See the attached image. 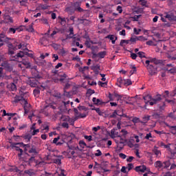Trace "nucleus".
<instances>
[{
  "label": "nucleus",
  "instance_id": "nucleus-1",
  "mask_svg": "<svg viewBox=\"0 0 176 176\" xmlns=\"http://www.w3.org/2000/svg\"><path fill=\"white\" fill-rule=\"evenodd\" d=\"M145 104H148L149 102V104L151 106L155 105V104H157L159 101H162V96L161 95H157L155 98H152V96L151 95H146L143 97Z\"/></svg>",
  "mask_w": 176,
  "mask_h": 176
},
{
  "label": "nucleus",
  "instance_id": "nucleus-2",
  "mask_svg": "<svg viewBox=\"0 0 176 176\" xmlns=\"http://www.w3.org/2000/svg\"><path fill=\"white\" fill-rule=\"evenodd\" d=\"M21 102V104H23V105H28V102L27 100L24 98V97L21 96L16 95L14 97V100L12 101V104H17Z\"/></svg>",
  "mask_w": 176,
  "mask_h": 176
},
{
  "label": "nucleus",
  "instance_id": "nucleus-3",
  "mask_svg": "<svg viewBox=\"0 0 176 176\" xmlns=\"http://www.w3.org/2000/svg\"><path fill=\"white\" fill-rule=\"evenodd\" d=\"M25 56H28V57H33L32 54L28 53V51H20L19 53L16 54V56H14L12 58V61H17L19 58H23Z\"/></svg>",
  "mask_w": 176,
  "mask_h": 176
},
{
  "label": "nucleus",
  "instance_id": "nucleus-4",
  "mask_svg": "<svg viewBox=\"0 0 176 176\" xmlns=\"http://www.w3.org/2000/svg\"><path fill=\"white\" fill-rule=\"evenodd\" d=\"M73 8L76 12H78L79 13H82V12H87V13H89L88 10H83L80 8V1H76L73 5Z\"/></svg>",
  "mask_w": 176,
  "mask_h": 176
},
{
  "label": "nucleus",
  "instance_id": "nucleus-5",
  "mask_svg": "<svg viewBox=\"0 0 176 176\" xmlns=\"http://www.w3.org/2000/svg\"><path fill=\"white\" fill-rule=\"evenodd\" d=\"M1 67L7 71L8 72H13V65L8 63V62H4L1 64Z\"/></svg>",
  "mask_w": 176,
  "mask_h": 176
},
{
  "label": "nucleus",
  "instance_id": "nucleus-6",
  "mask_svg": "<svg viewBox=\"0 0 176 176\" xmlns=\"http://www.w3.org/2000/svg\"><path fill=\"white\" fill-rule=\"evenodd\" d=\"M17 43L13 44L8 45V53L9 54H14V50H17Z\"/></svg>",
  "mask_w": 176,
  "mask_h": 176
},
{
  "label": "nucleus",
  "instance_id": "nucleus-7",
  "mask_svg": "<svg viewBox=\"0 0 176 176\" xmlns=\"http://www.w3.org/2000/svg\"><path fill=\"white\" fill-rule=\"evenodd\" d=\"M147 71H148L150 75L153 76L155 74H157V67L155 66H153V65L146 66Z\"/></svg>",
  "mask_w": 176,
  "mask_h": 176
},
{
  "label": "nucleus",
  "instance_id": "nucleus-8",
  "mask_svg": "<svg viewBox=\"0 0 176 176\" xmlns=\"http://www.w3.org/2000/svg\"><path fill=\"white\" fill-rule=\"evenodd\" d=\"M135 170L137 173H145V171H146V166L142 165L136 166Z\"/></svg>",
  "mask_w": 176,
  "mask_h": 176
},
{
  "label": "nucleus",
  "instance_id": "nucleus-9",
  "mask_svg": "<svg viewBox=\"0 0 176 176\" xmlns=\"http://www.w3.org/2000/svg\"><path fill=\"white\" fill-rule=\"evenodd\" d=\"M164 17L166 19H168V20H169V21H173L174 20H175V15H174V14L173 12H168L165 14Z\"/></svg>",
  "mask_w": 176,
  "mask_h": 176
},
{
  "label": "nucleus",
  "instance_id": "nucleus-10",
  "mask_svg": "<svg viewBox=\"0 0 176 176\" xmlns=\"http://www.w3.org/2000/svg\"><path fill=\"white\" fill-rule=\"evenodd\" d=\"M69 34H67L66 39H71V38H73V39H76L75 38V34H74V28H69Z\"/></svg>",
  "mask_w": 176,
  "mask_h": 176
},
{
  "label": "nucleus",
  "instance_id": "nucleus-11",
  "mask_svg": "<svg viewBox=\"0 0 176 176\" xmlns=\"http://www.w3.org/2000/svg\"><path fill=\"white\" fill-rule=\"evenodd\" d=\"M7 87L10 91H16L17 90V87L13 82L8 84Z\"/></svg>",
  "mask_w": 176,
  "mask_h": 176
},
{
  "label": "nucleus",
  "instance_id": "nucleus-12",
  "mask_svg": "<svg viewBox=\"0 0 176 176\" xmlns=\"http://www.w3.org/2000/svg\"><path fill=\"white\" fill-rule=\"evenodd\" d=\"M154 166L155 168H157L158 170H163V162H162L161 161L155 162Z\"/></svg>",
  "mask_w": 176,
  "mask_h": 176
},
{
  "label": "nucleus",
  "instance_id": "nucleus-13",
  "mask_svg": "<svg viewBox=\"0 0 176 176\" xmlns=\"http://www.w3.org/2000/svg\"><path fill=\"white\" fill-rule=\"evenodd\" d=\"M151 63H153L155 65H160L163 64V60L153 58L151 59Z\"/></svg>",
  "mask_w": 176,
  "mask_h": 176
},
{
  "label": "nucleus",
  "instance_id": "nucleus-14",
  "mask_svg": "<svg viewBox=\"0 0 176 176\" xmlns=\"http://www.w3.org/2000/svg\"><path fill=\"white\" fill-rule=\"evenodd\" d=\"M50 8V6H48L47 4H40L38 8H36V10H39V9H41L42 10H46Z\"/></svg>",
  "mask_w": 176,
  "mask_h": 176
},
{
  "label": "nucleus",
  "instance_id": "nucleus-15",
  "mask_svg": "<svg viewBox=\"0 0 176 176\" xmlns=\"http://www.w3.org/2000/svg\"><path fill=\"white\" fill-rule=\"evenodd\" d=\"M65 12H67V13H68L69 14H74L76 11L73 8V6H70L65 8Z\"/></svg>",
  "mask_w": 176,
  "mask_h": 176
},
{
  "label": "nucleus",
  "instance_id": "nucleus-16",
  "mask_svg": "<svg viewBox=\"0 0 176 176\" xmlns=\"http://www.w3.org/2000/svg\"><path fill=\"white\" fill-rule=\"evenodd\" d=\"M28 84L30 86H31V87H36V80L35 78H32L28 81Z\"/></svg>",
  "mask_w": 176,
  "mask_h": 176
},
{
  "label": "nucleus",
  "instance_id": "nucleus-17",
  "mask_svg": "<svg viewBox=\"0 0 176 176\" xmlns=\"http://www.w3.org/2000/svg\"><path fill=\"white\" fill-rule=\"evenodd\" d=\"M142 120L143 121L141 122L142 124H145V123H148V122L151 120V116H144V117H142Z\"/></svg>",
  "mask_w": 176,
  "mask_h": 176
},
{
  "label": "nucleus",
  "instance_id": "nucleus-18",
  "mask_svg": "<svg viewBox=\"0 0 176 176\" xmlns=\"http://www.w3.org/2000/svg\"><path fill=\"white\" fill-rule=\"evenodd\" d=\"M9 38L6 37V36L3 33L0 34V42H8L9 41Z\"/></svg>",
  "mask_w": 176,
  "mask_h": 176
},
{
  "label": "nucleus",
  "instance_id": "nucleus-19",
  "mask_svg": "<svg viewBox=\"0 0 176 176\" xmlns=\"http://www.w3.org/2000/svg\"><path fill=\"white\" fill-rule=\"evenodd\" d=\"M29 153H32V156H36L38 155V151H36V148L32 146V148H30L28 151Z\"/></svg>",
  "mask_w": 176,
  "mask_h": 176
},
{
  "label": "nucleus",
  "instance_id": "nucleus-20",
  "mask_svg": "<svg viewBox=\"0 0 176 176\" xmlns=\"http://www.w3.org/2000/svg\"><path fill=\"white\" fill-rule=\"evenodd\" d=\"M21 63L23 64V65H25V68L27 69L31 68V63H30V60H22Z\"/></svg>",
  "mask_w": 176,
  "mask_h": 176
},
{
  "label": "nucleus",
  "instance_id": "nucleus-21",
  "mask_svg": "<svg viewBox=\"0 0 176 176\" xmlns=\"http://www.w3.org/2000/svg\"><path fill=\"white\" fill-rule=\"evenodd\" d=\"M140 38H144L142 36H135V37H131L129 42H131V43H135L137 41H141Z\"/></svg>",
  "mask_w": 176,
  "mask_h": 176
},
{
  "label": "nucleus",
  "instance_id": "nucleus-22",
  "mask_svg": "<svg viewBox=\"0 0 176 176\" xmlns=\"http://www.w3.org/2000/svg\"><path fill=\"white\" fill-rule=\"evenodd\" d=\"M92 101L95 105H102V100L97 99L96 98H93Z\"/></svg>",
  "mask_w": 176,
  "mask_h": 176
},
{
  "label": "nucleus",
  "instance_id": "nucleus-23",
  "mask_svg": "<svg viewBox=\"0 0 176 176\" xmlns=\"http://www.w3.org/2000/svg\"><path fill=\"white\" fill-rule=\"evenodd\" d=\"M117 85L118 87H122V85H124V80L122 77L118 78L117 79Z\"/></svg>",
  "mask_w": 176,
  "mask_h": 176
},
{
  "label": "nucleus",
  "instance_id": "nucleus-24",
  "mask_svg": "<svg viewBox=\"0 0 176 176\" xmlns=\"http://www.w3.org/2000/svg\"><path fill=\"white\" fill-rule=\"evenodd\" d=\"M162 164H163V168H168V167L171 166V162H170V160H166L162 162Z\"/></svg>",
  "mask_w": 176,
  "mask_h": 176
},
{
  "label": "nucleus",
  "instance_id": "nucleus-25",
  "mask_svg": "<svg viewBox=\"0 0 176 176\" xmlns=\"http://www.w3.org/2000/svg\"><path fill=\"white\" fill-rule=\"evenodd\" d=\"M33 94L34 97H39V94H41V88H35L33 91Z\"/></svg>",
  "mask_w": 176,
  "mask_h": 176
},
{
  "label": "nucleus",
  "instance_id": "nucleus-26",
  "mask_svg": "<svg viewBox=\"0 0 176 176\" xmlns=\"http://www.w3.org/2000/svg\"><path fill=\"white\" fill-rule=\"evenodd\" d=\"M166 126L170 130V133H172V134L176 133V126H170L169 124H167Z\"/></svg>",
  "mask_w": 176,
  "mask_h": 176
},
{
  "label": "nucleus",
  "instance_id": "nucleus-27",
  "mask_svg": "<svg viewBox=\"0 0 176 176\" xmlns=\"http://www.w3.org/2000/svg\"><path fill=\"white\" fill-rule=\"evenodd\" d=\"M97 56L99 58H104L107 56V52L103 51V52H98L97 54Z\"/></svg>",
  "mask_w": 176,
  "mask_h": 176
},
{
  "label": "nucleus",
  "instance_id": "nucleus-28",
  "mask_svg": "<svg viewBox=\"0 0 176 176\" xmlns=\"http://www.w3.org/2000/svg\"><path fill=\"white\" fill-rule=\"evenodd\" d=\"M21 137L25 140H28V142H30L31 138H32V135L28 133L27 135H23Z\"/></svg>",
  "mask_w": 176,
  "mask_h": 176
},
{
  "label": "nucleus",
  "instance_id": "nucleus-29",
  "mask_svg": "<svg viewBox=\"0 0 176 176\" xmlns=\"http://www.w3.org/2000/svg\"><path fill=\"white\" fill-rule=\"evenodd\" d=\"M23 51H26V52H31L30 50H28V48H27V45H22L21 43L18 45V49H21Z\"/></svg>",
  "mask_w": 176,
  "mask_h": 176
},
{
  "label": "nucleus",
  "instance_id": "nucleus-30",
  "mask_svg": "<svg viewBox=\"0 0 176 176\" xmlns=\"http://www.w3.org/2000/svg\"><path fill=\"white\" fill-rule=\"evenodd\" d=\"M26 31H28V32H34V23H32L28 26V28H26Z\"/></svg>",
  "mask_w": 176,
  "mask_h": 176
},
{
  "label": "nucleus",
  "instance_id": "nucleus-31",
  "mask_svg": "<svg viewBox=\"0 0 176 176\" xmlns=\"http://www.w3.org/2000/svg\"><path fill=\"white\" fill-rule=\"evenodd\" d=\"M133 85L131 80L130 79H124V86H130Z\"/></svg>",
  "mask_w": 176,
  "mask_h": 176
},
{
  "label": "nucleus",
  "instance_id": "nucleus-32",
  "mask_svg": "<svg viewBox=\"0 0 176 176\" xmlns=\"http://www.w3.org/2000/svg\"><path fill=\"white\" fill-rule=\"evenodd\" d=\"M131 70L130 71L131 75H133L135 74V72H137V67H135V65H131Z\"/></svg>",
  "mask_w": 176,
  "mask_h": 176
},
{
  "label": "nucleus",
  "instance_id": "nucleus-33",
  "mask_svg": "<svg viewBox=\"0 0 176 176\" xmlns=\"http://www.w3.org/2000/svg\"><path fill=\"white\" fill-rule=\"evenodd\" d=\"M106 38L110 39V41H114L115 39L116 41H118V37L115 36L113 34L108 35Z\"/></svg>",
  "mask_w": 176,
  "mask_h": 176
},
{
  "label": "nucleus",
  "instance_id": "nucleus-34",
  "mask_svg": "<svg viewBox=\"0 0 176 176\" xmlns=\"http://www.w3.org/2000/svg\"><path fill=\"white\" fill-rule=\"evenodd\" d=\"M165 69L166 71H168V72H170V74H176V68L175 67H172L171 69L165 67Z\"/></svg>",
  "mask_w": 176,
  "mask_h": 176
},
{
  "label": "nucleus",
  "instance_id": "nucleus-35",
  "mask_svg": "<svg viewBox=\"0 0 176 176\" xmlns=\"http://www.w3.org/2000/svg\"><path fill=\"white\" fill-rule=\"evenodd\" d=\"M79 145L82 149H85V148H86V142H85L83 140L79 141Z\"/></svg>",
  "mask_w": 176,
  "mask_h": 176
},
{
  "label": "nucleus",
  "instance_id": "nucleus-36",
  "mask_svg": "<svg viewBox=\"0 0 176 176\" xmlns=\"http://www.w3.org/2000/svg\"><path fill=\"white\" fill-rule=\"evenodd\" d=\"M18 30H19L18 28H10L8 32L10 34H16V31H18Z\"/></svg>",
  "mask_w": 176,
  "mask_h": 176
},
{
  "label": "nucleus",
  "instance_id": "nucleus-37",
  "mask_svg": "<svg viewBox=\"0 0 176 176\" xmlns=\"http://www.w3.org/2000/svg\"><path fill=\"white\" fill-rule=\"evenodd\" d=\"M84 138L88 141V142H91L93 141V136L91 135H84Z\"/></svg>",
  "mask_w": 176,
  "mask_h": 176
},
{
  "label": "nucleus",
  "instance_id": "nucleus-38",
  "mask_svg": "<svg viewBox=\"0 0 176 176\" xmlns=\"http://www.w3.org/2000/svg\"><path fill=\"white\" fill-rule=\"evenodd\" d=\"M111 138H116V137H118V133H116V132L115 131V129H111Z\"/></svg>",
  "mask_w": 176,
  "mask_h": 176
},
{
  "label": "nucleus",
  "instance_id": "nucleus-39",
  "mask_svg": "<svg viewBox=\"0 0 176 176\" xmlns=\"http://www.w3.org/2000/svg\"><path fill=\"white\" fill-rule=\"evenodd\" d=\"M69 117L66 116H62L60 117V120H63V122H68L69 121Z\"/></svg>",
  "mask_w": 176,
  "mask_h": 176
},
{
  "label": "nucleus",
  "instance_id": "nucleus-40",
  "mask_svg": "<svg viewBox=\"0 0 176 176\" xmlns=\"http://www.w3.org/2000/svg\"><path fill=\"white\" fill-rule=\"evenodd\" d=\"M138 56L140 58H145V52H139L137 53Z\"/></svg>",
  "mask_w": 176,
  "mask_h": 176
},
{
  "label": "nucleus",
  "instance_id": "nucleus-41",
  "mask_svg": "<svg viewBox=\"0 0 176 176\" xmlns=\"http://www.w3.org/2000/svg\"><path fill=\"white\" fill-rule=\"evenodd\" d=\"M16 145H20V146H21V145H23V142H19V143H11V144H10V146H11V148H16L17 147V146H16Z\"/></svg>",
  "mask_w": 176,
  "mask_h": 176
},
{
  "label": "nucleus",
  "instance_id": "nucleus-42",
  "mask_svg": "<svg viewBox=\"0 0 176 176\" xmlns=\"http://www.w3.org/2000/svg\"><path fill=\"white\" fill-rule=\"evenodd\" d=\"M118 116H119L120 114H118V112H116V111H114L112 113V114H111V115L109 116V118H110V119L115 118H116V116H118Z\"/></svg>",
  "mask_w": 176,
  "mask_h": 176
},
{
  "label": "nucleus",
  "instance_id": "nucleus-43",
  "mask_svg": "<svg viewBox=\"0 0 176 176\" xmlns=\"http://www.w3.org/2000/svg\"><path fill=\"white\" fill-rule=\"evenodd\" d=\"M133 123H134V124H135V123H141V120H140V118L135 117L133 118L132 120Z\"/></svg>",
  "mask_w": 176,
  "mask_h": 176
},
{
  "label": "nucleus",
  "instance_id": "nucleus-44",
  "mask_svg": "<svg viewBox=\"0 0 176 176\" xmlns=\"http://www.w3.org/2000/svg\"><path fill=\"white\" fill-rule=\"evenodd\" d=\"M113 96L114 97H116L117 99V101H119V100H121V98L123 97L122 95H120L118 94V93L116 92H114L113 93Z\"/></svg>",
  "mask_w": 176,
  "mask_h": 176
},
{
  "label": "nucleus",
  "instance_id": "nucleus-45",
  "mask_svg": "<svg viewBox=\"0 0 176 176\" xmlns=\"http://www.w3.org/2000/svg\"><path fill=\"white\" fill-rule=\"evenodd\" d=\"M124 43L129 45V43H130V40H121L120 43V46H123Z\"/></svg>",
  "mask_w": 176,
  "mask_h": 176
},
{
  "label": "nucleus",
  "instance_id": "nucleus-46",
  "mask_svg": "<svg viewBox=\"0 0 176 176\" xmlns=\"http://www.w3.org/2000/svg\"><path fill=\"white\" fill-rule=\"evenodd\" d=\"M105 166V163H102L100 165V169L103 170V173H108V171H109V169H105V168H104Z\"/></svg>",
  "mask_w": 176,
  "mask_h": 176
},
{
  "label": "nucleus",
  "instance_id": "nucleus-47",
  "mask_svg": "<svg viewBox=\"0 0 176 176\" xmlns=\"http://www.w3.org/2000/svg\"><path fill=\"white\" fill-rule=\"evenodd\" d=\"M66 53H67V51H65L64 48L59 50V54H61V56H65Z\"/></svg>",
  "mask_w": 176,
  "mask_h": 176
},
{
  "label": "nucleus",
  "instance_id": "nucleus-48",
  "mask_svg": "<svg viewBox=\"0 0 176 176\" xmlns=\"http://www.w3.org/2000/svg\"><path fill=\"white\" fill-rule=\"evenodd\" d=\"M25 174H27L28 175H32V174H34V172L32 171V170L29 169V170H25L24 171Z\"/></svg>",
  "mask_w": 176,
  "mask_h": 176
},
{
  "label": "nucleus",
  "instance_id": "nucleus-49",
  "mask_svg": "<svg viewBox=\"0 0 176 176\" xmlns=\"http://www.w3.org/2000/svg\"><path fill=\"white\" fill-rule=\"evenodd\" d=\"M85 46H87V47L88 49H90V47H91V44L90 43V40H87L85 41Z\"/></svg>",
  "mask_w": 176,
  "mask_h": 176
},
{
  "label": "nucleus",
  "instance_id": "nucleus-50",
  "mask_svg": "<svg viewBox=\"0 0 176 176\" xmlns=\"http://www.w3.org/2000/svg\"><path fill=\"white\" fill-rule=\"evenodd\" d=\"M140 5H142V6H145V8H148V6H147V3H146V1H139Z\"/></svg>",
  "mask_w": 176,
  "mask_h": 176
},
{
  "label": "nucleus",
  "instance_id": "nucleus-51",
  "mask_svg": "<svg viewBox=\"0 0 176 176\" xmlns=\"http://www.w3.org/2000/svg\"><path fill=\"white\" fill-rule=\"evenodd\" d=\"M128 171H130L134 168V165L133 164H128Z\"/></svg>",
  "mask_w": 176,
  "mask_h": 176
},
{
  "label": "nucleus",
  "instance_id": "nucleus-52",
  "mask_svg": "<svg viewBox=\"0 0 176 176\" xmlns=\"http://www.w3.org/2000/svg\"><path fill=\"white\" fill-rule=\"evenodd\" d=\"M94 109V111H96V112L97 113H98V115L100 116H101V115H102V112H101V110L100 109V108H96V109Z\"/></svg>",
  "mask_w": 176,
  "mask_h": 176
},
{
  "label": "nucleus",
  "instance_id": "nucleus-53",
  "mask_svg": "<svg viewBox=\"0 0 176 176\" xmlns=\"http://www.w3.org/2000/svg\"><path fill=\"white\" fill-rule=\"evenodd\" d=\"M54 163H55V164H58V166H60V164H61V160L60 159L54 160Z\"/></svg>",
  "mask_w": 176,
  "mask_h": 176
},
{
  "label": "nucleus",
  "instance_id": "nucleus-54",
  "mask_svg": "<svg viewBox=\"0 0 176 176\" xmlns=\"http://www.w3.org/2000/svg\"><path fill=\"white\" fill-rule=\"evenodd\" d=\"M153 152L156 155V156H159V155H162V152L160 150H153Z\"/></svg>",
  "mask_w": 176,
  "mask_h": 176
},
{
  "label": "nucleus",
  "instance_id": "nucleus-55",
  "mask_svg": "<svg viewBox=\"0 0 176 176\" xmlns=\"http://www.w3.org/2000/svg\"><path fill=\"white\" fill-rule=\"evenodd\" d=\"M97 153H95V156H101L102 155V153L101 152V150L98 149L96 151Z\"/></svg>",
  "mask_w": 176,
  "mask_h": 176
},
{
  "label": "nucleus",
  "instance_id": "nucleus-56",
  "mask_svg": "<svg viewBox=\"0 0 176 176\" xmlns=\"http://www.w3.org/2000/svg\"><path fill=\"white\" fill-rule=\"evenodd\" d=\"M133 160H134V157L133 156H130L126 159V162L128 163H131V162H133Z\"/></svg>",
  "mask_w": 176,
  "mask_h": 176
},
{
  "label": "nucleus",
  "instance_id": "nucleus-57",
  "mask_svg": "<svg viewBox=\"0 0 176 176\" xmlns=\"http://www.w3.org/2000/svg\"><path fill=\"white\" fill-rule=\"evenodd\" d=\"M116 10L119 13H122L123 12V9L122 8V6H117Z\"/></svg>",
  "mask_w": 176,
  "mask_h": 176
},
{
  "label": "nucleus",
  "instance_id": "nucleus-58",
  "mask_svg": "<svg viewBox=\"0 0 176 176\" xmlns=\"http://www.w3.org/2000/svg\"><path fill=\"white\" fill-rule=\"evenodd\" d=\"M60 140V136H58L57 138H54L53 140V144H55V145L56 144V143L58 142V140Z\"/></svg>",
  "mask_w": 176,
  "mask_h": 176
},
{
  "label": "nucleus",
  "instance_id": "nucleus-59",
  "mask_svg": "<svg viewBox=\"0 0 176 176\" xmlns=\"http://www.w3.org/2000/svg\"><path fill=\"white\" fill-rule=\"evenodd\" d=\"M119 157H120V159H126V157H127V155H126L125 154L120 153L119 154Z\"/></svg>",
  "mask_w": 176,
  "mask_h": 176
},
{
  "label": "nucleus",
  "instance_id": "nucleus-60",
  "mask_svg": "<svg viewBox=\"0 0 176 176\" xmlns=\"http://www.w3.org/2000/svg\"><path fill=\"white\" fill-rule=\"evenodd\" d=\"M39 133V129H34L32 132V135H36Z\"/></svg>",
  "mask_w": 176,
  "mask_h": 176
},
{
  "label": "nucleus",
  "instance_id": "nucleus-61",
  "mask_svg": "<svg viewBox=\"0 0 176 176\" xmlns=\"http://www.w3.org/2000/svg\"><path fill=\"white\" fill-rule=\"evenodd\" d=\"M145 140H149V138H152V133H148L145 136Z\"/></svg>",
  "mask_w": 176,
  "mask_h": 176
},
{
  "label": "nucleus",
  "instance_id": "nucleus-62",
  "mask_svg": "<svg viewBox=\"0 0 176 176\" xmlns=\"http://www.w3.org/2000/svg\"><path fill=\"white\" fill-rule=\"evenodd\" d=\"M108 97H109L110 101H113V100H114L113 94H111V93H109V96H108Z\"/></svg>",
  "mask_w": 176,
  "mask_h": 176
},
{
  "label": "nucleus",
  "instance_id": "nucleus-63",
  "mask_svg": "<svg viewBox=\"0 0 176 176\" xmlns=\"http://www.w3.org/2000/svg\"><path fill=\"white\" fill-rule=\"evenodd\" d=\"M62 126L64 127L65 129H69V125L68 124V122H63L62 124Z\"/></svg>",
  "mask_w": 176,
  "mask_h": 176
},
{
  "label": "nucleus",
  "instance_id": "nucleus-64",
  "mask_svg": "<svg viewBox=\"0 0 176 176\" xmlns=\"http://www.w3.org/2000/svg\"><path fill=\"white\" fill-rule=\"evenodd\" d=\"M166 108V103H163L162 106H160V111H164V109Z\"/></svg>",
  "mask_w": 176,
  "mask_h": 176
}]
</instances>
